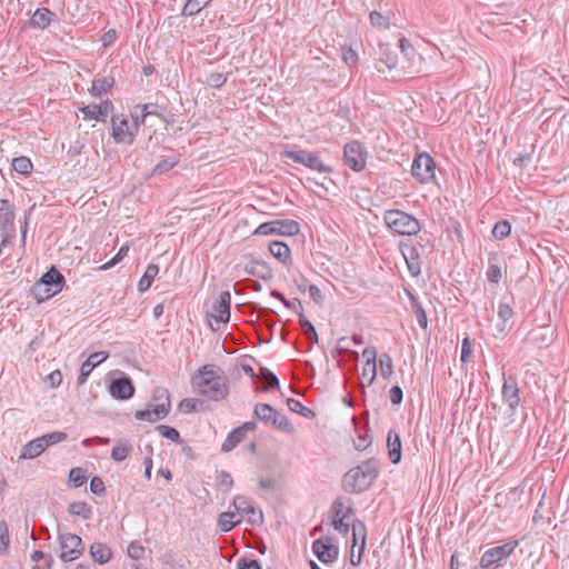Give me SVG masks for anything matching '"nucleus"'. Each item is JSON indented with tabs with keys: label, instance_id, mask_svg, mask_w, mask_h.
<instances>
[{
	"label": "nucleus",
	"instance_id": "1",
	"mask_svg": "<svg viewBox=\"0 0 569 569\" xmlns=\"http://www.w3.org/2000/svg\"><path fill=\"white\" fill-rule=\"evenodd\" d=\"M197 395L212 401H221L229 395V380L223 371L214 365H204L191 378Z\"/></svg>",
	"mask_w": 569,
	"mask_h": 569
},
{
	"label": "nucleus",
	"instance_id": "2",
	"mask_svg": "<svg viewBox=\"0 0 569 569\" xmlns=\"http://www.w3.org/2000/svg\"><path fill=\"white\" fill-rule=\"evenodd\" d=\"M378 476V461L368 459L361 465L350 469L342 479L343 489L349 493H359L367 490Z\"/></svg>",
	"mask_w": 569,
	"mask_h": 569
},
{
	"label": "nucleus",
	"instance_id": "3",
	"mask_svg": "<svg viewBox=\"0 0 569 569\" xmlns=\"http://www.w3.org/2000/svg\"><path fill=\"white\" fill-rule=\"evenodd\" d=\"M518 545V540H509L501 546L487 549L480 558V569H498L515 552Z\"/></svg>",
	"mask_w": 569,
	"mask_h": 569
},
{
	"label": "nucleus",
	"instance_id": "4",
	"mask_svg": "<svg viewBox=\"0 0 569 569\" xmlns=\"http://www.w3.org/2000/svg\"><path fill=\"white\" fill-rule=\"evenodd\" d=\"M253 415L261 422L271 426L278 430L291 433L293 426L284 415L278 412L273 407L268 403H258L254 406Z\"/></svg>",
	"mask_w": 569,
	"mask_h": 569
},
{
	"label": "nucleus",
	"instance_id": "5",
	"mask_svg": "<svg viewBox=\"0 0 569 569\" xmlns=\"http://www.w3.org/2000/svg\"><path fill=\"white\" fill-rule=\"evenodd\" d=\"M411 173L420 183L436 182V162L427 152H420L413 159Z\"/></svg>",
	"mask_w": 569,
	"mask_h": 569
},
{
	"label": "nucleus",
	"instance_id": "6",
	"mask_svg": "<svg viewBox=\"0 0 569 569\" xmlns=\"http://www.w3.org/2000/svg\"><path fill=\"white\" fill-rule=\"evenodd\" d=\"M60 553L63 562H71L80 558L84 552L82 539L74 533H61L58 536Z\"/></svg>",
	"mask_w": 569,
	"mask_h": 569
},
{
	"label": "nucleus",
	"instance_id": "7",
	"mask_svg": "<svg viewBox=\"0 0 569 569\" xmlns=\"http://www.w3.org/2000/svg\"><path fill=\"white\" fill-rule=\"evenodd\" d=\"M400 57H397L393 68H399L403 74H410L417 70L420 64L421 58L417 53L412 44L406 39H399Z\"/></svg>",
	"mask_w": 569,
	"mask_h": 569
},
{
	"label": "nucleus",
	"instance_id": "8",
	"mask_svg": "<svg viewBox=\"0 0 569 569\" xmlns=\"http://www.w3.org/2000/svg\"><path fill=\"white\" fill-rule=\"evenodd\" d=\"M282 157L300 163L311 170L326 173L332 172V168L325 164L317 153L308 150H286L282 152Z\"/></svg>",
	"mask_w": 569,
	"mask_h": 569
},
{
	"label": "nucleus",
	"instance_id": "9",
	"mask_svg": "<svg viewBox=\"0 0 569 569\" xmlns=\"http://www.w3.org/2000/svg\"><path fill=\"white\" fill-rule=\"evenodd\" d=\"M345 164L356 172L365 169L367 163V151L358 141H351L343 148Z\"/></svg>",
	"mask_w": 569,
	"mask_h": 569
},
{
	"label": "nucleus",
	"instance_id": "10",
	"mask_svg": "<svg viewBox=\"0 0 569 569\" xmlns=\"http://www.w3.org/2000/svg\"><path fill=\"white\" fill-rule=\"evenodd\" d=\"M419 230L420 223L413 216L393 208V232L411 236L416 234Z\"/></svg>",
	"mask_w": 569,
	"mask_h": 569
},
{
	"label": "nucleus",
	"instance_id": "11",
	"mask_svg": "<svg viewBox=\"0 0 569 569\" xmlns=\"http://www.w3.org/2000/svg\"><path fill=\"white\" fill-rule=\"evenodd\" d=\"M312 552L325 565L332 563L338 559L339 548L331 543L330 538H319L312 542Z\"/></svg>",
	"mask_w": 569,
	"mask_h": 569
},
{
	"label": "nucleus",
	"instance_id": "12",
	"mask_svg": "<svg viewBox=\"0 0 569 569\" xmlns=\"http://www.w3.org/2000/svg\"><path fill=\"white\" fill-rule=\"evenodd\" d=\"M108 390L117 400H128L134 395V387L128 376L113 379L110 382Z\"/></svg>",
	"mask_w": 569,
	"mask_h": 569
},
{
	"label": "nucleus",
	"instance_id": "13",
	"mask_svg": "<svg viewBox=\"0 0 569 569\" xmlns=\"http://www.w3.org/2000/svg\"><path fill=\"white\" fill-rule=\"evenodd\" d=\"M112 137L117 143L132 144L134 141V133L129 128V122L126 118L112 116Z\"/></svg>",
	"mask_w": 569,
	"mask_h": 569
},
{
	"label": "nucleus",
	"instance_id": "14",
	"mask_svg": "<svg viewBox=\"0 0 569 569\" xmlns=\"http://www.w3.org/2000/svg\"><path fill=\"white\" fill-rule=\"evenodd\" d=\"M170 411V403L159 402L156 405L149 403L143 410H138L134 413L137 420H146L149 422H156L168 416Z\"/></svg>",
	"mask_w": 569,
	"mask_h": 569
},
{
	"label": "nucleus",
	"instance_id": "15",
	"mask_svg": "<svg viewBox=\"0 0 569 569\" xmlns=\"http://www.w3.org/2000/svg\"><path fill=\"white\" fill-rule=\"evenodd\" d=\"M501 393L503 402L507 403L511 411H515L520 402V390L513 377L505 378Z\"/></svg>",
	"mask_w": 569,
	"mask_h": 569
},
{
	"label": "nucleus",
	"instance_id": "16",
	"mask_svg": "<svg viewBox=\"0 0 569 569\" xmlns=\"http://www.w3.org/2000/svg\"><path fill=\"white\" fill-rule=\"evenodd\" d=\"M43 286H47L52 292H61L64 284L66 279L63 274L54 267L52 266L47 272H44L41 278L38 280V288H42Z\"/></svg>",
	"mask_w": 569,
	"mask_h": 569
},
{
	"label": "nucleus",
	"instance_id": "17",
	"mask_svg": "<svg viewBox=\"0 0 569 569\" xmlns=\"http://www.w3.org/2000/svg\"><path fill=\"white\" fill-rule=\"evenodd\" d=\"M231 295L229 291H222L219 299L212 306L211 316L217 322H228L230 319Z\"/></svg>",
	"mask_w": 569,
	"mask_h": 569
},
{
	"label": "nucleus",
	"instance_id": "18",
	"mask_svg": "<svg viewBox=\"0 0 569 569\" xmlns=\"http://www.w3.org/2000/svg\"><path fill=\"white\" fill-rule=\"evenodd\" d=\"M109 357V352L107 351H98V352H93L91 353L88 359L82 362L81 367H80V373H79V377H78V383L79 385H83L87 382L90 373L92 372V370L99 366L100 363H102L104 360H107Z\"/></svg>",
	"mask_w": 569,
	"mask_h": 569
},
{
	"label": "nucleus",
	"instance_id": "19",
	"mask_svg": "<svg viewBox=\"0 0 569 569\" xmlns=\"http://www.w3.org/2000/svg\"><path fill=\"white\" fill-rule=\"evenodd\" d=\"M237 513H244L249 516V522L252 525L259 523L262 521V513L258 512L256 508L250 503L247 497L237 496L232 502Z\"/></svg>",
	"mask_w": 569,
	"mask_h": 569
},
{
	"label": "nucleus",
	"instance_id": "20",
	"mask_svg": "<svg viewBox=\"0 0 569 569\" xmlns=\"http://www.w3.org/2000/svg\"><path fill=\"white\" fill-rule=\"evenodd\" d=\"M57 20H58L57 14L53 11H51L50 9L38 8L33 12V14L29 21V26L32 28L43 30V29L48 28L51 24V22L57 21Z\"/></svg>",
	"mask_w": 569,
	"mask_h": 569
},
{
	"label": "nucleus",
	"instance_id": "21",
	"mask_svg": "<svg viewBox=\"0 0 569 569\" xmlns=\"http://www.w3.org/2000/svg\"><path fill=\"white\" fill-rule=\"evenodd\" d=\"M400 251L402 253V257L407 263L408 270L411 273V276L417 277L420 274L421 268H420V261L419 257L416 252V249L409 244H403L402 242L399 243Z\"/></svg>",
	"mask_w": 569,
	"mask_h": 569
},
{
	"label": "nucleus",
	"instance_id": "22",
	"mask_svg": "<svg viewBox=\"0 0 569 569\" xmlns=\"http://www.w3.org/2000/svg\"><path fill=\"white\" fill-rule=\"evenodd\" d=\"M352 548H359V556L357 561V563H359L366 546V527L365 523L360 520H352ZM351 562L356 565L353 559H351Z\"/></svg>",
	"mask_w": 569,
	"mask_h": 569
},
{
	"label": "nucleus",
	"instance_id": "23",
	"mask_svg": "<svg viewBox=\"0 0 569 569\" xmlns=\"http://www.w3.org/2000/svg\"><path fill=\"white\" fill-rule=\"evenodd\" d=\"M114 82L116 80L112 76L93 79L91 89L89 90L90 94L92 97H101L111 90V88L114 86Z\"/></svg>",
	"mask_w": 569,
	"mask_h": 569
},
{
	"label": "nucleus",
	"instance_id": "24",
	"mask_svg": "<svg viewBox=\"0 0 569 569\" xmlns=\"http://www.w3.org/2000/svg\"><path fill=\"white\" fill-rule=\"evenodd\" d=\"M379 58L376 61V69L380 73H387L391 70V57L389 44L379 42Z\"/></svg>",
	"mask_w": 569,
	"mask_h": 569
},
{
	"label": "nucleus",
	"instance_id": "25",
	"mask_svg": "<svg viewBox=\"0 0 569 569\" xmlns=\"http://www.w3.org/2000/svg\"><path fill=\"white\" fill-rule=\"evenodd\" d=\"M44 441L41 437L36 438L29 441L23 448L21 452V458L23 459H33L39 457L46 450Z\"/></svg>",
	"mask_w": 569,
	"mask_h": 569
},
{
	"label": "nucleus",
	"instance_id": "26",
	"mask_svg": "<svg viewBox=\"0 0 569 569\" xmlns=\"http://www.w3.org/2000/svg\"><path fill=\"white\" fill-rule=\"evenodd\" d=\"M90 555L100 565L107 563L112 556L111 549L100 542H96L90 547Z\"/></svg>",
	"mask_w": 569,
	"mask_h": 569
},
{
	"label": "nucleus",
	"instance_id": "27",
	"mask_svg": "<svg viewBox=\"0 0 569 569\" xmlns=\"http://www.w3.org/2000/svg\"><path fill=\"white\" fill-rule=\"evenodd\" d=\"M363 357L367 359L366 365L362 369L363 378H367L371 382L377 372L376 352L373 350L365 349Z\"/></svg>",
	"mask_w": 569,
	"mask_h": 569
},
{
	"label": "nucleus",
	"instance_id": "28",
	"mask_svg": "<svg viewBox=\"0 0 569 569\" xmlns=\"http://www.w3.org/2000/svg\"><path fill=\"white\" fill-rule=\"evenodd\" d=\"M269 251L274 258H277L282 263H286L290 260V248L284 242H270Z\"/></svg>",
	"mask_w": 569,
	"mask_h": 569
},
{
	"label": "nucleus",
	"instance_id": "29",
	"mask_svg": "<svg viewBox=\"0 0 569 569\" xmlns=\"http://www.w3.org/2000/svg\"><path fill=\"white\" fill-rule=\"evenodd\" d=\"M274 227L277 229V234L282 236H295L300 230L299 223L291 219L274 220Z\"/></svg>",
	"mask_w": 569,
	"mask_h": 569
},
{
	"label": "nucleus",
	"instance_id": "30",
	"mask_svg": "<svg viewBox=\"0 0 569 569\" xmlns=\"http://www.w3.org/2000/svg\"><path fill=\"white\" fill-rule=\"evenodd\" d=\"M158 272H159V267L154 263H150L147 267L142 278L138 282V290L140 292L147 291L151 287V283H152L153 279L157 277Z\"/></svg>",
	"mask_w": 569,
	"mask_h": 569
},
{
	"label": "nucleus",
	"instance_id": "31",
	"mask_svg": "<svg viewBox=\"0 0 569 569\" xmlns=\"http://www.w3.org/2000/svg\"><path fill=\"white\" fill-rule=\"evenodd\" d=\"M330 513L331 519L352 518L353 510L351 507L345 506L342 498H338L333 501Z\"/></svg>",
	"mask_w": 569,
	"mask_h": 569
},
{
	"label": "nucleus",
	"instance_id": "32",
	"mask_svg": "<svg viewBox=\"0 0 569 569\" xmlns=\"http://www.w3.org/2000/svg\"><path fill=\"white\" fill-rule=\"evenodd\" d=\"M244 439V436L241 432V429L234 428L231 430L227 438L224 439L221 451L222 452H230L233 450L242 440Z\"/></svg>",
	"mask_w": 569,
	"mask_h": 569
},
{
	"label": "nucleus",
	"instance_id": "33",
	"mask_svg": "<svg viewBox=\"0 0 569 569\" xmlns=\"http://www.w3.org/2000/svg\"><path fill=\"white\" fill-rule=\"evenodd\" d=\"M299 325L311 348L313 343L318 341V333L315 326L302 313L299 316Z\"/></svg>",
	"mask_w": 569,
	"mask_h": 569
},
{
	"label": "nucleus",
	"instance_id": "34",
	"mask_svg": "<svg viewBox=\"0 0 569 569\" xmlns=\"http://www.w3.org/2000/svg\"><path fill=\"white\" fill-rule=\"evenodd\" d=\"M408 295L410 298L411 310H412L413 315L416 316V319H417L419 326L421 328L426 329L428 326V318H427V315H426L423 308L410 292H408Z\"/></svg>",
	"mask_w": 569,
	"mask_h": 569
},
{
	"label": "nucleus",
	"instance_id": "35",
	"mask_svg": "<svg viewBox=\"0 0 569 569\" xmlns=\"http://www.w3.org/2000/svg\"><path fill=\"white\" fill-rule=\"evenodd\" d=\"M32 162L28 157L20 156L12 160V169L23 176H28L32 172Z\"/></svg>",
	"mask_w": 569,
	"mask_h": 569
},
{
	"label": "nucleus",
	"instance_id": "36",
	"mask_svg": "<svg viewBox=\"0 0 569 569\" xmlns=\"http://www.w3.org/2000/svg\"><path fill=\"white\" fill-rule=\"evenodd\" d=\"M260 381L263 383V390L269 391L279 386L277 376L266 368H260Z\"/></svg>",
	"mask_w": 569,
	"mask_h": 569
},
{
	"label": "nucleus",
	"instance_id": "37",
	"mask_svg": "<svg viewBox=\"0 0 569 569\" xmlns=\"http://www.w3.org/2000/svg\"><path fill=\"white\" fill-rule=\"evenodd\" d=\"M69 512L73 516H79L84 520H88L92 516L91 507L82 501L73 502L69 506Z\"/></svg>",
	"mask_w": 569,
	"mask_h": 569
},
{
	"label": "nucleus",
	"instance_id": "38",
	"mask_svg": "<svg viewBox=\"0 0 569 569\" xmlns=\"http://www.w3.org/2000/svg\"><path fill=\"white\" fill-rule=\"evenodd\" d=\"M132 447L123 441H118V443L111 450V458L114 461H123L129 453L131 452Z\"/></svg>",
	"mask_w": 569,
	"mask_h": 569
},
{
	"label": "nucleus",
	"instance_id": "39",
	"mask_svg": "<svg viewBox=\"0 0 569 569\" xmlns=\"http://www.w3.org/2000/svg\"><path fill=\"white\" fill-rule=\"evenodd\" d=\"M370 23L372 27L379 30H388L389 29V17L383 16L381 12L373 10L369 14Z\"/></svg>",
	"mask_w": 569,
	"mask_h": 569
},
{
	"label": "nucleus",
	"instance_id": "40",
	"mask_svg": "<svg viewBox=\"0 0 569 569\" xmlns=\"http://www.w3.org/2000/svg\"><path fill=\"white\" fill-rule=\"evenodd\" d=\"M178 162H179V158L176 156H169V157L162 158L154 167L153 173H156V174L164 173V172L169 171L170 169H172L173 167H176L178 164Z\"/></svg>",
	"mask_w": 569,
	"mask_h": 569
},
{
	"label": "nucleus",
	"instance_id": "41",
	"mask_svg": "<svg viewBox=\"0 0 569 569\" xmlns=\"http://www.w3.org/2000/svg\"><path fill=\"white\" fill-rule=\"evenodd\" d=\"M236 517L234 512H223L219 517V527L221 531L228 532L240 522V519L233 520Z\"/></svg>",
	"mask_w": 569,
	"mask_h": 569
},
{
	"label": "nucleus",
	"instance_id": "42",
	"mask_svg": "<svg viewBox=\"0 0 569 569\" xmlns=\"http://www.w3.org/2000/svg\"><path fill=\"white\" fill-rule=\"evenodd\" d=\"M79 111L84 114L86 119L104 121L102 113H101V107H99L96 103H91V104L81 107V108H79Z\"/></svg>",
	"mask_w": 569,
	"mask_h": 569
},
{
	"label": "nucleus",
	"instance_id": "43",
	"mask_svg": "<svg viewBox=\"0 0 569 569\" xmlns=\"http://www.w3.org/2000/svg\"><path fill=\"white\" fill-rule=\"evenodd\" d=\"M52 289L48 288L47 286L42 284V288H38V281L34 283V286L31 288V293L33 298L40 303L44 302L48 299L52 298L57 295V292H52Z\"/></svg>",
	"mask_w": 569,
	"mask_h": 569
},
{
	"label": "nucleus",
	"instance_id": "44",
	"mask_svg": "<svg viewBox=\"0 0 569 569\" xmlns=\"http://www.w3.org/2000/svg\"><path fill=\"white\" fill-rule=\"evenodd\" d=\"M0 219L3 223H12L14 220V212L9 200L0 199Z\"/></svg>",
	"mask_w": 569,
	"mask_h": 569
},
{
	"label": "nucleus",
	"instance_id": "45",
	"mask_svg": "<svg viewBox=\"0 0 569 569\" xmlns=\"http://www.w3.org/2000/svg\"><path fill=\"white\" fill-rule=\"evenodd\" d=\"M287 406L288 408L292 411V412H296V413H299L300 416L305 417V418H309L311 416H313V412L311 409H309L308 407L303 406L299 400L297 399H293V398H289L287 400Z\"/></svg>",
	"mask_w": 569,
	"mask_h": 569
},
{
	"label": "nucleus",
	"instance_id": "46",
	"mask_svg": "<svg viewBox=\"0 0 569 569\" xmlns=\"http://www.w3.org/2000/svg\"><path fill=\"white\" fill-rule=\"evenodd\" d=\"M156 430L166 439H169L171 441H174V442H179L180 441V433L179 431L171 427V426H167V425H159L156 427Z\"/></svg>",
	"mask_w": 569,
	"mask_h": 569
},
{
	"label": "nucleus",
	"instance_id": "47",
	"mask_svg": "<svg viewBox=\"0 0 569 569\" xmlns=\"http://www.w3.org/2000/svg\"><path fill=\"white\" fill-rule=\"evenodd\" d=\"M10 543L9 538V527L6 520L0 521V555H3L8 551Z\"/></svg>",
	"mask_w": 569,
	"mask_h": 569
},
{
	"label": "nucleus",
	"instance_id": "48",
	"mask_svg": "<svg viewBox=\"0 0 569 569\" xmlns=\"http://www.w3.org/2000/svg\"><path fill=\"white\" fill-rule=\"evenodd\" d=\"M511 226L507 220L498 221L492 228V236L496 239H503L510 234Z\"/></svg>",
	"mask_w": 569,
	"mask_h": 569
},
{
	"label": "nucleus",
	"instance_id": "49",
	"mask_svg": "<svg viewBox=\"0 0 569 569\" xmlns=\"http://www.w3.org/2000/svg\"><path fill=\"white\" fill-rule=\"evenodd\" d=\"M69 481L73 483L76 488L81 487L87 481L86 470L82 468H72L69 471Z\"/></svg>",
	"mask_w": 569,
	"mask_h": 569
},
{
	"label": "nucleus",
	"instance_id": "50",
	"mask_svg": "<svg viewBox=\"0 0 569 569\" xmlns=\"http://www.w3.org/2000/svg\"><path fill=\"white\" fill-rule=\"evenodd\" d=\"M41 438L44 441L46 448H48L49 446H52V445H56V443L67 440L68 435L62 431H54V432L46 433V435L41 436Z\"/></svg>",
	"mask_w": 569,
	"mask_h": 569
},
{
	"label": "nucleus",
	"instance_id": "51",
	"mask_svg": "<svg viewBox=\"0 0 569 569\" xmlns=\"http://www.w3.org/2000/svg\"><path fill=\"white\" fill-rule=\"evenodd\" d=\"M352 518H338L331 519V523L338 532L346 536L349 532L350 527L352 528Z\"/></svg>",
	"mask_w": 569,
	"mask_h": 569
},
{
	"label": "nucleus",
	"instance_id": "52",
	"mask_svg": "<svg viewBox=\"0 0 569 569\" xmlns=\"http://www.w3.org/2000/svg\"><path fill=\"white\" fill-rule=\"evenodd\" d=\"M352 518H338L331 519V523L338 532L346 536L349 532L350 527L352 528Z\"/></svg>",
	"mask_w": 569,
	"mask_h": 569
},
{
	"label": "nucleus",
	"instance_id": "53",
	"mask_svg": "<svg viewBox=\"0 0 569 569\" xmlns=\"http://www.w3.org/2000/svg\"><path fill=\"white\" fill-rule=\"evenodd\" d=\"M357 432H358V436L353 440L355 448L357 450H365V449H367L369 447V445L371 443V438L368 435V430L365 429L363 433L360 430H357Z\"/></svg>",
	"mask_w": 569,
	"mask_h": 569
},
{
	"label": "nucleus",
	"instance_id": "54",
	"mask_svg": "<svg viewBox=\"0 0 569 569\" xmlns=\"http://www.w3.org/2000/svg\"><path fill=\"white\" fill-rule=\"evenodd\" d=\"M200 403L201 402L198 399L186 398V399L181 400V402L179 403V409H180V411H182L184 413H191V412L198 410V407Z\"/></svg>",
	"mask_w": 569,
	"mask_h": 569
},
{
	"label": "nucleus",
	"instance_id": "55",
	"mask_svg": "<svg viewBox=\"0 0 569 569\" xmlns=\"http://www.w3.org/2000/svg\"><path fill=\"white\" fill-rule=\"evenodd\" d=\"M227 81V76L221 72H212L207 77V83L212 88H220Z\"/></svg>",
	"mask_w": 569,
	"mask_h": 569
},
{
	"label": "nucleus",
	"instance_id": "56",
	"mask_svg": "<svg viewBox=\"0 0 569 569\" xmlns=\"http://www.w3.org/2000/svg\"><path fill=\"white\" fill-rule=\"evenodd\" d=\"M218 483L223 491H229L233 485L231 475L223 470L220 471L218 475Z\"/></svg>",
	"mask_w": 569,
	"mask_h": 569
},
{
	"label": "nucleus",
	"instance_id": "57",
	"mask_svg": "<svg viewBox=\"0 0 569 569\" xmlns=\"http://www.w3.org/2000/svg\"><path fill=\"white\" fill-rule=\"evenodd\" d=\"M144 555V548L139 542H131L128 546V556L133 560H139Z\"/></svg>",
	"mask_w": 569,
	"mask_h": 569
},
{
	"label": "nucleus",
	"instance_id": "58",
	"mask_svg": "<svg viewBox=\"0 0 569 569\" xmlns=\"http://www.w3.org/2000/svg\"><path fill=\"white\" fill-rule=\"evenodd\" d=\"M498 316L503 322L510 320L513 316V311L510 305L501 301L498 308Z\"/></svg>",
	"mask_w": 569,
	"mask_h": 569
},
{
	"label": "nucleus",
	"instance_id": "59",
	"mask_svg": "<svg viewBox=\"0 0 569 569\" xmlns=\"http://www.w3.org/2000/svg\"><path fill=\"white\" fill-rule=\"evenodd\" d=\"M471 356H472V346H471L470 339L468 337H466L462 340L460 359L462 362H468V361H470Z\"/></svg>",
	"mask_w": 569,
	"mask_h": 569
},
{
	"label": "nucleus",
	"instance_id": "60",
	"mask_svg": "<svg viewBox=\"0 0 569 569\" xmlns=\"http://www.w3.org/2000/svg\"><path fill=\"white\" fill-rule=\"evenodd\" d=\"M342 60L352 67L358 61V53L352 48H342Z\"/></svg>",
	"mask_w": 569,
	"mask_h": 569
},
{
	"label": "nucleus",
	"instance_id": "61",
	"mask_svg": "<svg viewBox=\"0 0 569 569\" xmlns=\"http://www.w3.org/2000/svg\"><path fill=\"white\" fill-rule=\"evenodd\" d=\"M138 108H140L141 112L148 116H157L159 118H162V114L159 111V107L154 103H144V104H138Z\"/></svg>",
	"mask_w": 569,
	"mask_h": 569
},
{
	"label": "nucleus",
	"instance_id": "62",
	"mask_svg": "<svg viewBox=\"0 0 569 569\" xmlns=\"http://www.w3.org/2000/svg\"><path fill=\"white\" fill-rule=\"evenodd\" d=\"M90 490L92 493L101 496L104 493L106 488L102 479L100 477H93L90 481Z\"/></svg>",
	"mask_w": 569,
	"mask_h": 569
},
{
	"label": "nucleus",
	"instance_id": "63",
	"mask_svg": "<svg viewBox=\"0 0 569 569\" xmlns=\"http://www.w3.org/2000/svg\"><path fill=\"white\" fill-rule=\"evenodd\" d=\"M254 233L262 234V236L276 234L277 233V229L274 227V221L261 223L256 229Z\"/></svg>",
	"mask_w": 569,
	"mask_h": 569
},
{
	"label": "nucleus",
	"instance_id": "64",
	"mask_svg": "<svg viewBox=\"0 0 569 569\" xmlns=\"http://www.w3.org/2000/svg\"><path fill=\"white\" fill-rule=\"evenodd\" d=\"M238 569H261V566L258 560L251 559L247 560L246 558H241L237 562Z\"/></svg>",
	"mask_w": 569,
	"mask_h": 569
}]
</instances>
